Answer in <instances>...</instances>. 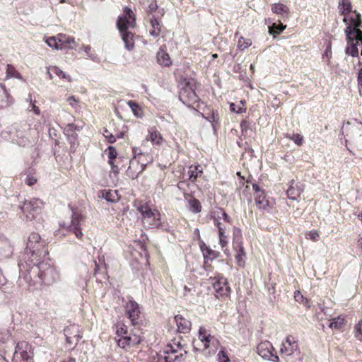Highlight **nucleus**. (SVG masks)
I'll list each match as a JSON object with an SVG mask.
<instances>
[{
  "label": "nucleus",
  "instance_id": "b1692460",
  "mask_svg": "<svg viewBox=\"0 0 362 362\" xmlns=\"http://www.w3.org/2000/svg\"><path fill=\"white\" fill-rule=\"evenodd\" d=\"M59 39L62 49L66 48L76 49L77 44L74 37L67 36L66 35L59 34Z\"/></svg>",
  "mask_w": 362,
  "mask_h": 362
},
{
  "label": "nucleus",
  "instance_id": "0e129e2a",
  "mask_svg": "<svg viewBox=\"0 0 362 362\" xmlns=\"http://www.w3.org/2000/svg\"><path fill=\"white\" fill-rule=\"evenodd\" d=\"M356 11H354V16H354V18H356ZM351 18H354V16H351V18H349L348 17H346V16H345V17L343 18V21H344V22L347 25H346V27H347V26L349 25V24L351 23Z\"/></svg>",
  "mask_w": 362,
  "mask_h": 362
},
{
  "label": "nucleus",
  "instance_id": "49530a36",
  "mask_svg": "<svg viewBox=\"0 0 362 362\" xmlns=\"http://www.w3.org/2000/svg\"><path fill=\"white\" fill-rule=\"evenodd\" d=\"M230 109L232 112L236 113H243L246 112V107H240V105H236L235 103H230Z\"/></svg>",
  "mask_w": 362,
  "mask_h": 362
},
{
  "label": "nucleus",
  "instance_id": "ea45409f",
  "mask_svg": "<svg viewBox=\"0 0 362 362\" xmlns=\"http://www.w3.org/2000/svg\"><path fill=\"white\" fill-rule=\"evenodd\" d=\"M105 151L107 153L108 163H112V160H115L117 158V151L114 146H108Z\"/></svg>",
  "mask_w": 362,
  "mask_h": 362
},
{
  "label": "nucleus",
  "instance_id": "6ab92c4d",
  "mask_svg": "<svg viewBox=\"0 0 362 362\" xmlns=\"http://www.w3.org/2000/svg\"><path fill=\"white\" fill-rule=\"evenodd\" d=\"M304 190V186L300 182H296L294 180L289 182V187L286 191L287 197L291 200H296L300 197Z\"/></svg>",
  "mask_w": 362,
  "mask_h": 362
},
{
  "label": "nucleus",
  "instance_id": "de8ad7c7",
  "mask_svg": "<svg viewBox=\"0 0 362 362\" xmlns=\"http://www.w3.org/2000/svg\"><path fill=\"white\" fill-rule=\"evenodd\" d=\"M217 357L218 362H230L228 355L223 350H221L218 352Z\"/></svg>",
  "mask_w": 362,
  "mask_h": 362
},
{
  "label": "nucleus",
  "instance_id": "473e14b6",
  "mask_svg": "<svg viewBox=\"0 0 362 362\" xmlns=\"http://www.w3.org/2000/svg\"><path fill=\"white\" fill-rule=\"evenodd\" d=\"M338 8L341 15H346L351 11V4L349 0H340Z\"/></svg>",
  "mask_w": 362,
  "mask_h": 362
},
{
  "label": "nucleus",
  "instance_id": "aec40b11",
  "mask_svg": "<svg viewBox=\"0 0 362 362\" xmlns=\"http://www.w3.org/2000/svg\"><path fill=\"white\" fill-rule=\"evenodd\" d=\"M175 321L177 325V331L181 333H187L191 329V322L183 317L182 315L175 316Z\"/></svg>",
  "mask_w": 362,
  "mask_h": 362
},
{
  "label": "nucleus",
  "instance_id": "09e8293b",
  "mask_svg": "<svg viewBox=\"0 0 362 362\" xmlns=\"http://www.w3.org/2000/svg\"><path fill=\"white\" fill-rule=\"evenodd\" d=\"M332 57V50H331V44L328 43L327 48L322 54V59H327V62L329 63L330 58Z\"/></svg>",
  "mask_w": 362,
  "mask_h": 362
},
{
  "label": "nucleus",
  "instance_id": "603ef678",
  "mask_svg": "<svg viewBox=\"0 0 362 362\" xmlns=\"http://www.w3.org/2000/svg\"><path fill=\"white\" fill-rule=\"evenodd\" d=\"M206 119L212 124L214 128V123L217 122L218 120V115L216 112H213L210 116L206 117Z\"/></svg>",
  "mask_w": 362,
  "mask_h": 362
},
{
  "label": "nucleus",
  "instance_id": "6e6552de",
  "mask_svg": "<svg viewBox=\"0 0 362 362\" xmlns=\"http://www.w3.org/2000/svg\"><path fill=\"white\" fill-rule=\"evenodd\" d=\"M195 84L193 81H185L181 88L179 98L183 104L192 106L198 102L199 98L194 90Z\"/></svg>",
  "mask_w": 362,
  "mask_h": 362
},
{
  "label": "nucleus",
  "instance_id": "f3484780",
  "mask_svg": "<svg viewBox=\"0 0 362 362\" xmlns=\"http://www.w3.org/2000/svg\"><path fill=\"white\" fill-rule=\"evenodd\" d=\"M64 331L66 342L69 344H77L80 339L82 337L78 325H71L66 327Z\"/></svg>",
  "mask_w": 362,
  "mask_h": 362
},
{
  "label": "nucleus",
  "instance_id": "f03ea898",
  "mask_svg": "<svg viewBox=\"0 0 362 362\" xmlns=\"http://www.w3.org/2000/svg\"><path fill=\"white\" fill-rule=\"evenodd\" d=\"M117 28L121 34L125 48L132 50L134 48V35L128 30L136 26V18L133 11L128 7L124 8L123 14L119 16L117 22Z\"/></svg>",
  "mask_w": 362,
  "mask_h": 362
},
{
  "label": "nucleus",
  "instance_id": "f8f14e48",
  "mask_svg": "<svg viewBox=\"0 0 362 362\" xmlns=\"http://www.w3.org/2000/svg\"><path fill=\"white\" fill-rule=\"evenodd\" d=\"M272 344L268 341H262L257 347V354L263 358L274 362L279 361V357L273 354Z\"/></svg>",
  "mask_w": 362,
  "mask_h": 362
},
{
  "label": "nucleus",
  "instance_id": "a19ab883",
  "mask_svg": "<svg viewBox=\"0 0 362 362\" xmlns=\"http://www.w3.org/2000/svg\"><path fill=\"white\" fill-rule=\"evenodd\" d=\"M252 45L251 40L250 39H245L243 37H240L239 38L238 42V47L243 50L247 47H249Z\"/></svg>",
  "mask_w": 362,
  "mask_h": 362
},
{
  "label": "nucleus",
  "instance_id": "8fccbe9b",
  "mask_svg": "<svg viewBox=\"0 0 362 362\" xmlns=\"http://www.w3.org/2000/svg\"><path fill=\"white\" fill-rule=\"evenodd\" d=\"M103 135L107 139L109 143L113 144L116 141L115 136L112 134H111L107 129L104 130Z\"/></svg>",
  "mask_w": 362,
  "mask_h": 362
},
{
  "label": "nucleus",
  "instance_id": "393cba45",
  "mask_svg": "<svg viewBox=\"0 0 362 362\" xmlns=\"http://www.w3.org/2000/svg\"><path fill=\"white\" fill-rule=\"evenodd\" d=\"M156 58L158 63L162 66L168 67L172 64L169 54L162 49L157 52Z\"/></svg>",
  "mask_w": 362,
  "mask_h": 362
},
{
  "label": "nucleus",
  "instance_id": "2f4dec72",
  "mask_svg": "<svg viewBox=\"0 0 362 362\" xmlns=\"http://www.w3.org/2000/svg\"><path fill=\"white\" fill-rule=\"evenodd\" d=\"M26 102L29 103L28 106L27 107V111L31 112L33 111L36 115H40V108L35 105L36 100L33 99L32 95L29 94L28 97L26 98Z\"/></svg>",
  "mask_w": 362,
  "mask_h": 362
},
{
  "label": "nucleus",
  "instance_id": "1a4fd4ad",
  "mask_svg": "<svg viewBox=\"0 0 362 362\" xmlns=\"http://www.w3.org/2000/svg\"><path fill=\"white\" fill-rule=\"evenodd\" d=\"M252 189L255 192V204L259 209L269 211L273 208L275 204L274 199L267 197L257 184H252Z\"/></svg>",
  "mask_w": 362,
  "mask_h": 362
},
{
  "label": "nucleus",
  "instance_id": "c756f323",
  "mask_svg": "<svg viewBox=\"0 0 362 362\" xmlns=\"http://www.w3.org/2000/svg\"><path fill=\"white\" fill-rule=\"evenodd\" d=\"M272 11L273 13L277 14V15H286L288 16V13H289V9L288 8L281 4V3H276V4H274L272 5Z\"/></svg>",
  "mask_w": 362,
  "mask_h": 362
},
{
  "label": "nucleus",
  "instance_id": "bb28decb",
  "mask_svg": "<svg viewBox=\"0 0 362 362\" xmlns=\"http://www.w3.org/2000/svg\"><path fill=\"white\" fill-rule=\"evenodd\" d=\"M202 174V168L199 165H191L189 168L188 175L189 180L194 182L196 181L197 177Z\"/></svg>",
  "mask_w": 362,
  "mask_h": 362
},
{
  "label": "nucleus",
  "instance_id": "a211bd4d",
  "mask_svg": "<svg viewBox=\"0 0 362 362\" xmlns=\"http://www.w3.org/2000/svg\"><path fill=\"white\" fill-rule=\"evenodd\" d=\"M298 349L297 340L293 336H288L284 341H283L281 347V354L286 356L292 355Z\"/></svg>",
  "mask_w": 362,
  "mask_h": 362
},
{
  "label": "nucleus",
  "instance_id": "20e7f679",
  "mask_svg": "<svg viewBox=\"0 0 362 362\" xmlns=\"http://www.w3.org/2000/svg\"><path fill=\"white\" fill-rule=\"evenodd\" d=\"M43 206L44 202L42 200L39 198H32L26 200L21 207V209L27 220L33 221L36 219L40 214Z\"/></svg>",
  "mask_w": 362,
  "mask_h": 362
},
{
  "label": "nucleus",
  "instance_id": "4be33fe9",
  "mask_svg": "<svg viewBox=\"0 0 362 362\" xmlns=\"http://www.w3.org/2000/svg\"><path fill=\"white\" fill-rule=\"evenodd\" d=\"M13 103L5 85L0 83V108H4Z\"/></svg>",
  "mask_w": 362,
  "mask_h": 362
},
{
  "label": "nucleus",
  "instance_id": "052dcab7",
  "mask_svg": "<svg viewBox=\"0 0 362 362\" xmlns=\"http://www.w3.org/2000/svg\"><path fill=\"white\" fill-rule=\"evenodd\" d=\"M67 102L72 107H76L78 103V100L75 98L74 96H70L67 98Z\"/></svg>",
  "mask_w": 362,
  "mask_h": 362
},
{
  "label": "nucleus",
  "instance_id": "c03bdc74",
  "mask_svg": "<svg viewBox=\"0 0 362 362\" xmlns=\"http://www.w3.org/2000/svg\"><path fill=\"white\" fill-rule=\"evenodd\" d=\"M355 337L362 341V320H359L358 322L354 327Z\"/></svg>",
  "mask_w": 362,
  "mask_h": 362
},
{
  "label": "nucleus",
  "instance_id": "79ce46f5",
  "mask_svg": "<svg viewBox=\"0 0 362 362\" xmlns=\"http://www.w3.org/2000/svg\"><path fill=\"white\" fill-rule=\"evenodd\" d=\"M127 103L129 105V107L131 108L132 111L133 112V113L135 116L141 117V114L139 113V112L141 111V109L136 103H135L133 100H129Z\"/></svg>",
  "mask_w": 362,
  "mask_h": 362
},
{
  "label": "nucleus",
  "instance_id": "dca6fc26",
  "mask_svg": "<svg viewBox=\"0 0 362 362\" xmlns=\"http://www.w3.org/2000/svg\"><path fill=\"white\" fill-rule=\"evenodd\" d=\"M213 288L221 296H228L230 288L228 285L227 279L222 276H218L213 279Z\"/></svg>",
  "mask_w": 362,
  "mask_h": 362
},
{
  "label": "nucleus",
  "instance_id": "ddd939ff",
  "mask_svg": "<svg viewBox=\"0 0 362 362\" xmlns=\"http://www.w3.org/2000/svg\"><path fill=\"white\" fill-rule=\"evenodd\" d=\"M83 220L84 216L81 214L73 211L71 224L67 227V229L74 233L76 237L80 240H81L83 236L81 227V223Z\"/></svg>",
  "mask_w": 362,
  "mask_h": 362
},
{
  "label": "nucleus",
  "instance_id": "6e6d98bb",
  "mask_svg": "<svg viewBox=\"0 0 362 362\" xmlns=\"http://www.w3.org/2000/svg\"><path fill=\"white\" fill-rule=\"evenodd\" d=\"M128 334H129V332L127 331V329L125 327H121L118 328L117 330V334L118 338L122 337V335H127Z\"/></svg>",
  "mask_w": 362,
  "mask_h": 362
},
{
  "label": "nucleus",
  "instance_id": "4468645a",
  "mask_svg": "<svg viewBox=\"0 0 362 362\" xmlns=\"http://www.w3.org/2000/svg\"><path fill=\"white\" fill-rule=\"evenodd\" d=\"M117 341L119 347L128 350L131 347L138 345L141 339L137 334L129 333L127 335H122Z\"/></svg>",
  "mask_w": 362,
  "mask_h": 362
},
{
  "label": "nucleus",
  "instance_id": "4d7b16f0",
  "mask_svg": "<svg viewBox=\"0 0 362 362\" xmlns=\"http://www.w3.org/2000/svg\"><path fill=\"white\" fill-rule=\"evenodd\" d=\"M111 166L112 171L117 175L119 173V168L117 164H115V160H112V163H108Z\"/></svg>",
  "mask_w": 362,
  "mask_h": 362
},
{
  "label": "nucleus",
  "instance_id": "9d476101",
  "mask_svg": "<svg viewBox=\"0 0 362 362\" xmlns=\"http://www.w3.org/2000/svg\"><path fill=\"white\" fill-rule=\"evenodd\" d=\"M138 211L142 214L143 218L152 227L160 226V213L155 210H151L148 206L142 204L138 207Z\"/></svg>",
  "mask_w": 362,
  "mask_h": 362
},
{
  "label": "nucleus",
  "instance_id": "2eb2a0df",
  "mask_svg": "<svg viewBox=\"0 0 362 362\" xmlns=\"http://www.w3.org/2000/svg\"><path fill=\"white\" fill-rule=\"evenodd\" d=\"M125 313L133 325L139 323L141 310L139 304L136 301L130 300L126 303Z\"/></svg>",
  "mask_w": 362,
  "mask_h": 362
},
{
  "label": "nucleus",
  "instance_id": "5701e85b",
  "mask_svg": "<svg viewBox=\"0 0 362 362\" xmlns=\"http://www.w3.org/2000/svg\"><path fill=\"white\" fill-rule=\"evenodd\" d=\"M348 136L358 148H362V127L353 128Z\"/></svg>",
  "mask_w": 362,
  "mask_h": 362
},
{
  "label": "nucleus",
  "instance_id": "e433bc0d",
  "mask_svg": "<svg viewBox=\"0 0 362 362\" xmlns=\"http://www.w3.org/2000/svg\"><path fill=\"white\" fill-rule=\"evenodd\" d=\"M285 28L286 25H284L282 23H280L279 25L273 23L272 25L269 26V33L271 35L280 34L281 32L284 30Z\"/></svg>",
  "mask_w": 362,
  "mask_h": 362
},
{
  "label": "nucleus",
  "instance_id": "7ed1b4c3",
  "mask_svg": "<svg viewBox=\"0 0 362 362\" xmlns=\"http://www.w3.org/2000/svg\"><path fill=\"white\" fill-rule=\"evenodd\" d=\"M47 255H48L47 248L45 247V242L41 241L40 235L37 233H32L28 237L24 254L25 262H32L35 264Z\"/></svg>",
  "mask_w": 362,
  "mask_h": 362
},
{
  "label": "nucleus",
  "instance_id": "69168bd1",
  "mask_svg": "<svg viewBox=\"0 0 362 362\" xmlns=\"http://www.w3.org/2000/svg\"><path fill=\"white\" fill-rule=\"evenodd\" d=\"M248 125H249L248 122H247V121L242 122L240 124L242 130L243 131V130L246 129L247 128Z\"/></svg>",
  "mask_w": 362,
  "mask_h": 362
},
{
  "label": "nucleus",
  "instance_id": "680f3d73",
  "mask_svg": "<svg viewBox=\"0 0 362 362\" xmlns=\"http://www.w3.org/2000/svg\"><path fill=\"white\" fill-rule=\"evenodd\" d=\"M7 283V279L4 276L1 269H0V288Z\"/></svg>",
  "mask_w": 362,
  "mask_h": 362
},
{
  "label": "nucleus",
  "instance_id": "58836bf2",
  "mask_svg": "<svg viewBox=\"0 0 362 362\" xmlns=\"http://www.w3.org/2000/svg\"><path fill=\"white\" fill-rule=\"evenodd\" d=\"M221 216L218 215V216L214 217V223L218 228V233L223 232H226L228 229V226H226L223 223L220 221Z\"/></svg>",
  "mask_w": 362,
  "mask_h": 362
},
{
  "label": "nucleus",
  "instance_id": "cd10ccee",
  "mask_svg": "<svg viewBox=\"0 0 362 362\" xmlns=\"http://www.w3.org/2000/svg\"><path fill=\"white\" fill-rule=\"evenodd\" d=\"M150 23L152 27V29L150 30L151 35L153 37L159 36L161 32V26L158 20L152 16L150 19Z\"/></svg>",
  "mask_w": 362,
  "mask_h": 362
},
{
  "label": "nucleus",
  "instance_id": "9b49d317",
  "mask_svg": "<svg viewBox=\"0 0 362 362\" xmlns=\"http://www.w3.org/2000/svg\"><path fill=\"white\" fill-rule=\"evenodd\" d=\"M185 354L186 351L182 349L177 350L171 346H168L163 351V355H160V360L163 359L165 362H182L184 361Z\"/></svg>",
  "mask_w": 362,
  "mask_h": 362
},
{
  "label": "nucleus",
  "instance_id": "bf43d9fd",
  "mask_svg": "<svg viewBox=\"0 0 362 362\" xmlns=\"http://www.w3.org/2000/svg\"><path fill=\"white\" fill-rule=\"evenodd\" d=\"M359 65L361 66V67L359 69L358 72L357 81L358 86L362 87V64L359 63Z\"/></svg>",
  "mask_w": 362,
  "mask_h": 362
},
{
  "label": "nucleus",
  "instance_id": "39448f33",
  "mask_svg": "<svg viewBox=\"0 0 362 362\" xmlns=\"http://www.w3.org/2000/svg\"><path fill=\"white\" fill-rule=\"evenodd\" d=\"M199 339L204 347L206 355H211L216 352L219 341L215 337L211 336L204 327H199Z\"/></svg>",
  "mask_w": 362,
  "mask_h": 362
},
{
  "label": "nucleus",
  "instance_id": "c9c22d12",
  "mask_svg": "<svg viewBox=\"0 0 362 362\" xmlns=\"http://www.w3.org/2000/svg\"><path fill=\"white\" fill-rule=\"evenodd\" d=\"M344 323V318L341 316H338L332 320L329 327L332 329H340Z\"/></svg>",
  "mask_w": 362,
  "mask_h": 362
},
{
  "label": "nucleus",
  "instance_id": "5fc2aeb1",
  "mask_svg": "<svg viewBox=\"0 0 362 362\" xmlns=\"http://www.w3.org/2000/svg\"><path fill=\"white\" fill-rule=\"evenodd\" d=\"M294 298H295L296 301H297L300 303H303L304 300H305L304 296L302 295V293L299 291H296L294 292Z\"/></svg>",
  "mask_w": 362,
  "mask_h": 362
},
{
  "label": "nucleus",
  "instance_id": "f704fd0d",
  "mask_svg": "<svg viewBox=\"0 0 362 362\" xmlns=\"http://www.w3.org/2000/svg\"><path fill=\"white\" fill-rule=\"evenodd\" d=\"M45 42L47 45L52 48H54L56 49H62V47L60 45L59 35L57 37H49L45 40Z\"/></svg>",
  "mask_w": 362,
  "mask_h": 362
},
{
  "label": "nucleus",
  "instance_id": "423d86ee",
  "mask_svg": "<svg viewBox=\"0 0 362 362\" xmlns=\"http://www.w3.org/2000/svg\"><path fill=\"white\" fill-rule=\"evenodd\" d=\"M35 264H37L39 269L38 276L45 284H52L59 279V274L53 267L44 262Z\"/></svg>",
  "mask_w": 362,
  "mask_h": 362
},
{
  "label": "nucleus",
  "instance_id": "0eeeda50",
  "mask_svg": "<svg viewBox=\"0 0 362 362\" xmlns=\"http://www.w3.org/2000/svg\"><path fill=\"white\" fill-rule=\"evenodd\" d=\"M13 362H34L31 346L26 341H19L13 355Z\"/></svg>",
  "mask_w": 362,
  "mask_h": 362
},
{
  "label": "nucleus",
  "instance_id": "e2e57ef3",
  "mask_svg": "<svg viewBox=\"0 0 362 362\" xmlns=\"http://www.w3.org/2000/svg\"><path fill=\"white\" fill-rule=\"evenodd\" d=\"M133 153L134 154V158H136V154H138L139 157H138V159H139V162H142V157H144L146 156L145 155H142L140 152L138 153V148H133Z\"/></svg>",
  "mask_w": 362,
  "mask_h": 362
},
{
  "label": "nucleus",
  "instance_id": "37998d69",
  "mask_svg": "<svg viewBox=\"0 0 362 362\" xmlns=\"http://www.w3.org/2000/svg\"><path fill=\"white\" fill-rule=\"evenodd\" d=\"M218 238H219V245L223 249L224 247H227L228 243V238L226 235V232L223 233H218Z\"/></svg>",
  "mask_w": 362,
  "mask_h": 362
},
{
  "label": "nucleus",
  "instance_id": "3c124183",
  "mask_svg": "<svg viewBox=\"0 0 362 362\" xmlns=\"http://www.w3.org/2000/svg\"><path fill=\"white\" fill-rule=\"evenodd\" d=\"M306 238L315 242L318 240L319 233L316 230H311L306 234Z\"/></svg>",
  "mask_w": 362,
  "mask_h": 362
},
{
  "label": "nucleus",
  "instance_id": "338daca9",
  "mask_svg": "<svg viewBox=\"0 0 362 362\" xmlns=\"http://www.w3.org/2000/svg\"><path fill=\"white\" fill-rule=\"evenodd\" d=\"M157 8V5L156 3H151L150 5H149V11L152 12L153 11L156 10Z\"/></svg>",
  "mask_w": 362,
  "mask_h": 362
},
{
  "label": "nucleus",
  "instance_id": "a18cd8bd",
  "mask_svg": "<svg viewBox=\"0 0 362 362\" xmlns=\"http://www.w3.org/2000/svg\"><path fill=\"white\" fill-rule=\"evenodd\" d=\"M289 139L293 141L298 146H301L303 143V136L299 134H293L292 136H287Z\"/></svg>",
  "mask_w": 362,
  "mask_h": 362
},
{
  "label": "nucleus",
  "instance_id": "c85d7f7f",
  "mask_svg": "<svg viewBox=\"0 0 362 362\" xmlns=\"http://www.w3.org/2000/svg\"><path fill=\"white\" fill-rule=\"evenodd\" d=\"M238 250L237 251V254L235 255V260L239 267H243L245 266V259L246 257L245 252L244 251L243 246L242 243H238Z\"/></svg>",
  "mask_w": 362,
  "mask_h": 362
},
{
  "label": "nucleus",
  "instance_id": "a878e982",
  "mask_svg": "<svg viewBox=\"0 0 362 362\" xmlns=\"http://www.w3.org/2000/svg\"><path fill=\"white\" fill-rule=\"evenodd\" d=\"M52 74H55L60 78L71 80L70 76H67L62 70L56 66H51L48 68V75L51 79L53 78Z\"/></svg>",
  "mask_w": 362,
  "mask_h": 362
},
{
  "label": "nucleus",
  "instance_id": "412c9836",
  "mask_svg": "<svg viewBox=\"0 0 362 362\" xmlns=\"http://www.w3.org/2000/svg\"><path fill=\"white\" fill-rule=\"evenodd\" d=\"M200 248L204 258V264H206L209 261H213L219 255L218 252L212 250L204 243L200 245Z\"/></svg>",
  "mask_w": 362,
  "mask_h": 362
},
{
  "label": "nucleus",
  "instance_id": "13d9d810",
  "mask_svg": "<svg viewBox=\"0 0 362 362\" xmlns=\"http://www.w3.org/2000/svg\"><path fill=\"white\" fill-rule=\"evenodd\" d=\"M37 182V180L33 177H31V176H28L25 179V183L29 185V186H32L33 185H35Z\"/></svg>",
  "mask_w": 362,
  "mask_h": 362
},
{
  "label": "nucleus",
  "instance_id": "864d4df0",
  "mask_svg": "<svg viewBox=\"0 0 362 362\" xmlns=\"http://www.w3.org/2000/svg\"><path fill=\"white\" fill-rule=\"evenodd\" d=\"M221 216V219L223 218L224 222H226V223H229L230 222V217L228 216V214L222 209H220L219 211H217L216 213V216Z\"/></svg>",
  "mask_w": 362,
  "mask_h": 362
},
{
  "label": "nucleus",
  "instance_id": "4c0bfd02",
  "mask_svg": "<svg viewBox=\"0 0 362 362\" xmlns=\"http://www.w3.org/2000/svg\"><path fill=\"white\" fill-rule=\"evenodd\" d=\"M189 209L194 213H199L201 211L202 206L200 202L197 199H192L189 201Z\"/></svg>",
  "mask_w": 362,
  "mask_h": 362
},
{
  "label": "nucleus",
  "instance_id": "f257e3e1",
  "mask_svg": "<svg viewBox=\"0 0 362 362\" xmlns=\"http://www.w3.org/2000/svg\"><path fill=\"white\" fill-rule=\"evenodd\" d=\"M356 18H351V23L345 28L344 33L347 45L345 49L346 54L353 57L358 54V46H362V21L359 13L356 12Z\"/></svg>",
  "mask_w": 362,
  "mask_h": 362
},
{
  "label": "nucleus",
  "instance_id": "774afa93",
  "mask_svg": "<svg viewBox=\"0 0 362 362\" xmlns=\"http://www.w3.org/2000/svg\"><path fill=\"white\" fill-rule=\"evenodd\" d=\"M62 362H76V359L69 356L67 358L64 359Z\"/></svg>",
  "mask_w": 362,
  "mask_h": 362
},
{
  "label": "nucleus",
  "instance_id": "72a5a7b5",
  "mask_svg": "<svg viewBox=\"0 0 362 362\" xmlns=\"http://www.w3.org/2000/svg\"><path fill=\"white\" fill-rule=\"evenodd\" d=\"M6 69V78H16L18 79H22L21 75L19 74L18 71L16 70L13 66L11 64H7L5 66Z\"/></svg>",
  "mask_w": 362,
  "mask_h": 362
},
{
  "label": "nucleus",
  "instance_id": "7c9ffc66",
  "mask_svg": "<svg viewBox=\"0 0 362 362\" xmlns=\"http://www.w3.org/2000/svg\"><path fill=\"white\" fill-rule=\"evenodd\" d=\"M149 139L153 144L160 145L163 141L161 134L154 129L149 130Z\"/></svg>",
  "mask_w": 362,
  "mask_h": 362
}]
</instances>
